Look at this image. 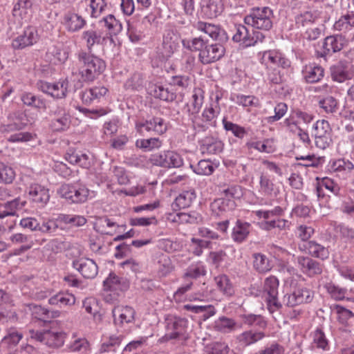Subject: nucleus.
<instances>
[{"instance_id":"1","label":"nucleus","mask_w":354,"mask_h":354,"mask_svg":"<svg viewBox=\"0 0 354 354\" xmlns=\"http://www.w3.org/2000/svg\"><path fill=\"white\" fill-rule=\"evenodd\" d=\"M183 46L191 51H199L198 60L204 65L214 63L221 59L225 52L223 43L209 44L201 36L182 39Z\"/></svg>"},{"instance_id":"2","label":"nucleus","mask_w":354,"mask_h":354,"mask_svg":"<svg viewBox=\"0 0 354 354\" xmlns=\"http://www.w3.org/2000/svg\"><path fill=\"white\" fill-rule=\"evenodd\" d=\"M79 75L84 82L91 83L97 79L106 70L105 61L84 50L77 53Z\"/></svg>"},{"instance_id":"3","label":"nucleus","mask_w":354,"mask_h":354,"mask_svg":"<svg viewBox=\"0 0 354 354\" xmlns=\"http://www.w3.org/2000/svg\"><path fill=\"white\" fill-rule=\"evenodd\" d=\"M274 16L272 10L269 7H254L244 18V22L252 27L270 30L273 26Z\"/></svg>"},{"instance_id":"4","label":"nucleus","mask_w":354,"mask_h":354,"mask_svg":"<svg viewBox=\"0 0 354 354\" xmlns=\"http://www.w3.org/2000/svg\"><path fill=\"white\" fill-rule=\"evenodd\" d=\"M57 193L70 203H83L88 200L90 190L84 185L63 184Z\"/></svg>"},{"instance_id":"5","label":"nucleus","mask_w":354,"mask_h":354,"mask_svg":"<svg viewBox=\"0 0 354 354\" xmlns=\"http://www.w3.org/2000/svg\"><path fill=\"white\" fill-rule=\"evenodd\" d=\"M136 129L139 134L143 136L147 134L160 136L167 131V124L163 118L153 116L145 120L136 122Z\"/></svg>"},{"instance_id":"6","label":"nucleus","mask_w":354,"mask_h":354,"mask_svg":"<svg viewBox=\"0 0 354 354\" xmlns=\"http://www.w3.org/2000/svg\"><path fill=\"white\" fill-rule=\"evenodd\" d=\"M313 136L317 148L325 149L333 142L332 129L326 120H319L313 126Z\"/></svg>"},{"instance_id":"7","label":"nucleus","mask_w":354,"mask_h":354,"mask_svg":"<svg viewBox=\"0 0 354 354\" xmlns=\"http://www.w3.org/2000/svg\"><path fill=\"white\" fill-rule=\"evenodd\" d=\"M279 285V281L274 276H270L264 281L263 290L266 301L268 309L271 313L279 310L282 306L278 299Z\"/></svg>"},{"instance_id":"8","label":"nucleus","mask_w":354,"mask_h":354,"mask_svg":"<svg viewBox=\"0 0 354 354\" xmlns=\"http://www.w3.org/2000/svg\"><path fill=\"white\" fill-rule=\"evenodd\" d=\"M314 298V292L304 286L295 288L290 293L283 297V303L288 307H295L304 304L310 303Z\"/></svg>"},{"instance_id":"9","label":"nucleus","mask_w":354,"mask_h":354,"mask_svg":"<svg viewBox=\"0 0 354 354\" xmlns=\"http://www.w3.org/2000/svg\"><path fill=\"white\" fill-rule=\"evenodd\" d=\"M31 337L43 342L52 348H59L63 346L66 334L54 330H44L43 331L30 330Z\"/></svg>"},{"instance_id":"10","label":"nucleus","mask_w":354,"mask_h":354,"mask_svg":"<svg viewBox=\"0 0 354 354\" xmlns=\"http://www.w3.org/2000/svg\"><path fill=\"white\" fill-rule=\"evenodd\" d=\"M188 321L185 318L174 317L167 319V328L171 331L162 337L164 341L171 339H187L185 333L187 328Z\"/></svg>"},{"instance_id":"11","label":"nucleus","mask_w":354,"mask_h":354,"mask_svg":"<svg viewBox=\"0 0 354 354\" xmlns=\"http://www.w3.org/2000/svg\"><path fill=\"white\" fill-rule=\"evenodd\" d=\"M150 160L153 165L164 168H178L183 164L181 156L173 151L153 154Z\"/></svg>"},{"instance_id":"12","label":"nucleus","mask_w":354,"mask_h":354,"mask_svg":"<svg viewBox=\"0 0 354 354\" xmlns=\"http://www.w3.org/2000/svg\"><path fill=\"white\" fill-rule=\"evenodd\" d=\"M39 88L54 98H64L68 92V81L64 80L58 82H48L41 81L38 84Z\"/></svg>"},{"instance_id":"13","label":"nucleus","mask_w":354,"mask_h":354,"mask_svg":"<svg viewBox=\"0 0 354 354\" xmlns=\"http://www.w3.org/2000/svg\"><path fill=\"white\" fill-rule=\"evenodd\" d=\"M39 39V35L37 28L34 26L27 27L19 36L12 41V46L14 49H23L26 47L32 46Z\"/></svg>"},{"instance_id":"14","label":"nucleus","mask_w":354,"mask_h":354,"mask_svg":"<svg viewBox=\"0 0 354 354\" xmlns=\"http://www.w3.org/2000/svg\"><path fill=\"white\" fill-rule=\"evenodd\" d=\"M345 44V39L341 35H331L326 37L323 42L321 50L319 52L321 57H327L340 51Z\"/></svg>"},{"instance_id":"15","label":"nucleus","mask_w":354,"mask_h":354,"mask_svg":"<svg viewBox=\"0 0 354 354\" xmlns=\"http://www.w3.org/2000/svg\"><path fill=\"white\" fill-rule=\"evenodd\" d=\"M200 151L203 154L215 155L220 153L223 149V142L212 136H205L199 140Z\"/></svg>"},{"instance_id":"16","label":"nucleus","mask_w":354,"mask_h":354,"mask_svg":"<svg viewBox=\"0 0 354 354\" xmlns=\"http://www.w3.org/2000/svg\"><path fill=\"white\" fill-rule=\"evenodd\" d=\"M73 267L86 279H93L98 273V267L91 259H80L73 262Z\"/></svg>"},{"instance_id":"17","label":"nucleus","mask_w":354,"mask_h":354,"mask_svg":"<svg viewBox=\"0 0 354 354\" xmlns=\"http://www.w3.org/2000/svg\"><path fill=\"white\" fill-rule=\"evenodd\" d=\"M196 28L198 30L205 32L212 39L220 43H225L228 40L227 32L218 26L207 22L199 21L196 24Z\"/></svg>"},{"instance_id":"18","label":"nucleus","mask_w":354,"mask_h":354,"mask_svg":"<svg viewBox=\"0 0 354 354\" xmlns=\"http://www.w3.org/2000/svg\"><path fill=\"white\" fill-rule=\"evenodd\" d=\"M30 199L40 207H43L50 199L49 191L44 186L32 184L28 188Z\"/></svg>"},{"instance_id":"19","label":"nucleus","mask_w":354,"mask_h":354,"mask_svg":"<svg viewBox=\"0 0 354 354\" xmlns=\"http://www.w3.org/2000/svg\"><path fill=\"white\" fill-rule=\"evenodd\" d=\"M297 261L303 273L308 277H312L322 272V264L308 257L299 256L297 258Z\"/></svg>"},{"instance_id":"20","label":"nucleus","mask_w":354,"mask_h":354,"mask_svg":"<svg viewBox=\"0 0 354 354\" xmlns=\"http://www.w3.org/2000/svg\"><path fill=\"white\" fill-rule=\"evenodd\" d=\"M266 335L261 330H248L235 337L236 342L241 347L245 348L263 339Z\"/></svg>"},{"instance_id":"21","label":"nucleus","mask_w":354,"mask_h":354,"mask_svg":"<svg viewBox=\"0 0 354 354\" xmlns=\"http://www.w3.org/2000/svg\"><path fill=\"white\" fill-rule=\"evenodd\" d=\"M53 115L50 127L54 131H64L69 128L71 116L64 109L58 107L53 111Z\"/></svg>"},{"instance_id":"22","label":"nucleus","mask_w":354,"mask_h":354,"mask_svg":"<svg viewBox=\"0 0 354 354\" xmlns=\"http://www.w3.org/2000/svg\"><path fill=\"white\" fill-rule=\"evenodd\" d=\"M179 36L173 30H166L162 39V54L165 57H169L177 50L179 44Z\"/></svg>"},{"instance_id":"23","label":"nucleus","mask_w":354,"mask_h":354,"mask_svg":"<svg viewBox=\"0 0 354 354\" xmlns=\"http://www.w3.org/2000/svg\"><path fill=\"white\" fill-rule=\"evenodd\" d=\"M113 322L115 325H123L134 321L136 312L132 307L117 306L112 310Z\"/></svg>"},{"instance_id":"24","label":"nucleus","mask_w":354,"mask_h":354,"mask_svg":"<svg viewBox=\"0 0 354 354\" xmlns=\"http://www.w3.org/2000/svg\"><path fill=\"white\" fill-rule=\"evenodd\" d=\"M122 339V335H111L106 338L102 343L99 353L122 354L124 352L123 348L121 347Z\"/></svg>"},{"instance_id":"25","label":"nucleus","mask_w":354,"mask_h":354,"mask_svg":"<svg viewBox=\"0 0 354 354\" xmlns=\"http://www.w3.org/2000/svg\"><path fill=\"white\" fill-rule=\"evenodd\" d=\"M105 290L125 291L129 288V282L126 278L120 277L114 272H111L103 282Z\"/></svg>"},{"instance_id":"26","label":"nucleus","mask_w":354,"mask_h":354,"mask_svg":"<svg viewBox=\"0 0 354 354\" xmlns=\"http://www.w3.org/2000/svg\"><path fill=\"white\" fill-rule=\"evenodd\" d=\"M253 269L259 274H266L270 272L273 263L272 260L266 254L255 252L252 254Z\"/></svg>"},{"instance_id":"27","label":"nucleus","mask_w":354,"mask_h":354,"mask_svg":"<svg viewBox=\"0 0 354 354\" xmlns=\"http://www.w3.org/2000/svg\"><path fill=\"white\" fill-rule=\"evenodd\" d=\"M299 248L312 257L322 260L327 259L329 255L328 250L315 241L305 242L299 246Z\"/></svg>"},{"instance_id":"28","label":"nucleus","mask_w":354,"mask_h":354,"mask_svg":"<svg viewBox=\"0 0 354 354\" xmlns=\"http://www.w3.org/2000/svg\"><path fill=\"white\" fill-rule=\"evenodd\" d=\"M303 78L306 83L319 82L324 76V69L315 64L306 65L302 69Z\"/></svg>"},{"instance_id":"29","label":"nucleus","mask_w":354,"mask_h":354,"mask_svg":"<svg viewBox=\"0 0 354 354\" xmlns=\"http://www.w3.org/2000/svg\"><path fill=\"white\" fill-rule=\"evenodd\" d=\"M149 93L154 97L166 102H172L176 97L171 86L154 84L149 88Z\"/></svg>"},{"instance_id":"30","label":"nucleus","mask_w":354,"mask_h":354,"mask_svg":"<svg viewBox=\"0 0 354 354\" xmlns=\"http://www.w3.org/2000/svg\"><path fill=\"white\" fill-rule=\"evenodd\" d=\"M251 230V225L249 223L237 220L232 228V239L236 242L241 243L248 236Z\"/></svg>"},{"instance_id":"31","label":"nucleus","mask_w":354,"mask_h":354,"mask_svg":"<svg viewBox=\"0 0 354 354\" xmlns=\"http://www.w3.org/2000/svg\"><path fill=\"white\" fill-rule=\"evenodd\" d=\"M66 160L73 165H78L81 167L88 169L91 166L88 156L80 151L69 149L65 155Z\"/></svg>"},{"instance_id":"32","label":"nucleus","mask_w":354,"mask_h":354,"mask_svg":"<svg viewBox=\"0 0 354 354\" xmlns=\"http://www.w3.org/2000/svg\"><path fill=\"white\" fill-rule=\"evenodd\" d=\"M236 207L235 201L230 198H220L215 199L211 203V209L216 216H221L223 213L232 211Z\"/></svg>"},{"instance_id":"33","label":"nucleus","mask_w":354,"mask_h":354,"mask_svg":"<svg viewBox=\"0 0 354 354\" xmlns=\"http://www.w3.org/2000/svg\"><path fill=\"white\" fill-rule=\"evenodd\" d=\"M202 10L209 18L216 17L223 10L222 0H203Z\"/></svg>"},{"instance_id":"34","label":"nucleus","mask_w":354,"mask_h":354,"mask_svg":"<svg viewBox=\"0 0 354 354\" xmlns=\"http://www.w3.org/2000/svg\"><path fill=\"white\" fill-rule=\"evenodd\" d=\"M100 24L108 30L110 35H117L122 30L121 22L113 15H108L103 17Z\"/></svg>"},{"instance_id":"35","label":"nucleus","mask_w":354,"mask_h":354,"mask_svg":"<svg viewBox=\"0 0 354 354\" xmlns=\"http://www.w3.org/2000/svg\"><path fill=\"white\" fill-rule=\"evenodd\" d=\"M75 302V297L68 292H59L48 299L50 305L57 306L60 308L73 305Z\"/></svg>"},{"instance_id":"36","label":"nucleus","mask_w":354,"mask_h":354,"mask_svg":"<svg viewBox=\"0 0 354 354\" xmlns=\"http://www.w3.org/2000/svg\"><path fill=\"white\" fill-rule=\"evenodd\" d=\"M318 106L322 109L323 112L328 114L336 113L339 106L337 100L331 95L319 97Z\"/></svg>"},{"instance_id":"37","label":"nucleus","mask_w":354,"mask_h":354,"mask_svg":"<svg viewBox=\"0 0 354 354\" xmlns=\"http://www.w3.org/2000/svg\"><path fill=\"white\" fill-rule=\"evenodd\" d=\"M26 203L25 201H21L19 198L7 201L3 205L4 209L0 210V218H3L8 216H14L16 211L22 209Z\"/></svg>"},{"instance_id":"38","label":"nucleus","mask_w":354,"mask_h":354,"mask_svg":"<svg viewBox=\"0 0 354 354\" xmlns=\"http://www.w3.org/2000/svg\"><path fill=\"white\" fill-rule=\"evenodd\" d=\"M237 323L232 318L220 317L214 323L216 330L223 333H230L236 329Z\"/></svg>"},{"instance_id":"39","label":"nucleus","mask_w":354,"mask_h":354,"mask_svg":"<svg viewBox=\"0 0 354 354\" xmlns=\"http://www.w3.org/2000/svg\"><path fill=\"white\" fill-rule=\"evenodd\" d=\"M202 216L196 211L177 213L173 221L183 224H197L202 221Z\"/></svg>"},{"instance_id":"40","label":"nucleus","mask_w":354,"mask_h":354,"mask_svg":"<svg viewBox=\"0 0 354 354\" xmlns=\"http://www.w3.org/2000/svg\"><path fill=\"white\" fill-rule=\"evenodd\" d=\"M85 23V20L75 13H68L64 17L65 26L71 32L79 30L84 26Z\"/></svg>"},{"instance_id":"41","label":"nucleus","mask_w":354,"mask_h":354,"mask_svg":"<svg viewBox=\"0 0 354 354\" xmlns=\"http://www.w3.org/2000/svg\"><path fill=\"white\" fill-rule=\"evenodd\" d=\"M196 198V193L194 190L183 191L175 199L172 204L174 209L186 208L192 204V201Z\"/></svg>"},{"instance_id":"42","label":"nucleus","mask_w":354,"mask_h":354,"mask_svg":"<svg viewBox=\"0 0 354 354\" xmlns=\"http://www.w3.org/2000/svg\"><path fill=\"white\" fill-rule=\"evenodd\" d=\"M64 230V227L57 223L55 218L44 219L41 223L39 222V230L41 233L55 236L58 230Z\"/></svg>"},{"instance_id":"43","label":"nucleus","mask_w":354,"mask_h":354,"mask_svg":"<svg viewBox=\"0 0 354 354\" xmlns=\"http://www.w3.org/2000/svg\"><path fill=\"white\" fill-rule=\"evenodd\" d=\"M82 38L86 41L88 52L92 53V48L95 44H99L102 41L106 39L104 37H102L100 32L93 30H88L84 31L82 35Z\"/></svg>"},{"instance_id":"44","label":"nucleus","mask_w":354,"mask_h":354,"mask_svg":"<svg viewBox=\"0 0 354 354\" xmlns=\"http://www.w3.org/2000/svg\"><path fill=\"white\" fill-rule=\"evenodd\" d=\"M21 100L23 103L28 106L37 109H46V102L41 97L35 95L31 93H24L21 95Z\"/></svg>"},{"instance_id":"45","label":"nucleus","mask_w":354,"mask_h":354,"mask_svg":"<svg viewBox=\"0 0 354 354\" xmlns=\"http://www.w3.org/2000/svg\"><path fill=\"white\" fill-rule=\"evenodd\" d=\"M354 28V12H349L342 16L334 24V28L339 31H348Z\"/></svg>"},{"instance_id":"46","label":"nucleus","mask_w":354,"mask_h":354,"mask_svg":"<svg viewBox=\"0 0 354 354\" xmlns=\"http://www.w3.org/2000/svg\"><path fill=\"white\" fill-rule=\"evenodd\" d=\"M243 323L249 326H255L259 329H266L267 321L261 315L245 314L241 316Z\"/></svg>"},{"instance_id":"47","label":"nucleus","mask_w":354,"mask_h":354,"mask_svg":"<svg viewBox=\"0 0 354 354\" xmlns=\"http://www.w3.org/2000/svg\"><path fill=\"white\" fill-rule=\"evenodd\" d=\"M127 26V35L132 42H138L143 38L146 29L140 23L128 21Z\"/></svg>"},{"instance_id":"48","label":"nucleus","mask_w":354,"mask_h":354,"mask_svg":"<svg viewBox=\"0 0 354 354\" xmlns=\"http://www.w3.org/2000/svg\"><path fill=\"white\" fill-rule=\"evenodd\" d=\"M184 309L196 314L203 313L204 319H208L216 313L214 307L212 305L186 304Z\"/></svg>"},{"instance_id":"49","label":"nucleus","mask_w":354,"mask_h":354,"mask_svg":"<svg viewBox=\"0 0 354 354\" xmlns=\"http://www.w3.org/2000/svg\"><path fill=\"white\" fill-rule=\"evenodd\" d=\"M190 167L198 175L209 176L215 169L214 163L209 160H201L196 165H191Z\"/></svg>"},{"instance_id":"50","label":"nucleus","mask_w":354,"mask_h":354,"mask_svg":"<svg viewBox=\"0 0 354 354\" xmlns=\"http://www.w3.org/2000/svg\"><path fill=\"white\" fill-rule=\"evenodd\" d=\"M162 145V141L159 138L151 137L147 139H138L136 142V147L144 151H150L158 149Z\"/></svg>"},{"instance_id":"51","label":"nucleus","mask_w":354,"mask_h":354,"mask_svg":"<svg viewBox=\"0 0 354 354\" xmlns=\"http://www.w3.org/2000/svg\"><path fill=\"white\" fill-rule=\"evenodd\" d=\"M265 39V35L259 31H252V33L248 29V34L241 41L240 45L243 48H248L256 45L258 42H262Z\"/></svg>"},{"instance_id":"52","label":"nucleus","mask_w":354,"mask_h":354,"mask_svg":"<svg viewBox=\"0 0 354 354\" xmlns=\"http://www.w3.org/2000/svg\"><path fill=\"white\" fill-rule=\"evenodd\" d=\"M330 74L332 79L339 83L351 78L350 73L341 64L333 66L330 68Z\"/></svg>"},{"instance_id":"53","label":"nucleus","mask_w":354,"mask_h":354,"mask_svg":"<svg viewBox=\"0 0 354 354\" xmlns=\"http://www.w3.org/2000/svg\"><path fill=\"white\" fill-rule=\"evenodd\" d=\"M219 290L226 296L230 297L234 294V289L229 278L226 275H221L215 278Z\"/></svg>"},{"instance_id":"54","label":"nucleus","mask_w":354,"mask_h":354,"mask_svg":"<svg viewBox=\"0 0 354 354\" xmlns=\"http://www.w3.org/2000/svg\"><path fill=\"white\" fill-rule=\"evenodd\" d=\"M223 124L225 131H230L238 138L242 139L247 134V131L244 127L227 121L226 118L223 119Z\"/></svg>"},{"instance_id":"55","label":"nucleus","mask_w":354,"mask_h":354,"mask_svg":"<svg viewBox=\"0 0 354 354\" xmlns=\"http://www.w3.org/2000/svg\"><path fill=\"white\" fill-rule=\"evenodd\" d=\"M15 178V172L13 169L2 162H0V183L6 184L11 183Z\"/></svg>"},{"instance_id":"56","label":"nucleus","mask_w":354,"mask_h":354,"mask_svg":"<svg viewBox=\"0 0 354 354\" xmlns=\"http://www.w3.org/2000/svg\"><path fill=\"white\" fill-rule=\"evenodd\" d=\"M322 187H325L326 189L336 196L339 194L340 188L338 185L335 183L334 181L330 178H325L322 179V182L316 188L318 197H320L321 196Z\"/></svg>"},{"instance_id":"57","label":"nucleus","mask_w":354,"mask_h":354,"mask_svg":"<svg viewBox=\"0 0 354 354\" xmlns=\"http://www.w3.org/2000/svg\"><path fill=\"white\" fill-rule=\"evenodd\" d=\"M313 344L317 348L322 349L323 351H328L330 348L328 340L327 339L324 333L317 328L313 335Z\"/></svg>"},{"instance_id":"58","label":"nucleus","mask_w":354,"mask_h":354,"mask_svg":"<svg viewBox=\"0 0 354 354\" xmlns=\"http://www.w3.org/2000/svg\"><path fill=\"white\" fill-rule=\"evenodd\" d=\"M22 337V334L16 331L15 328H10L7 335L2 338L1 344H7L8 346H15Z\"/></svg>"},{"instance_id":"59","label":"nucleus","mask_w":354,"mask_h":354,"mask_svg":"<svg viewBox=\"0 0 354 354\" xmlns=\"http://www.w3.org/2000/svg\"><path fill=\"white\" fill-rule=\"evenodd\" d=\"M205 267L201 262H198L195 264H192L188 267L186 272L185 273V277L196 279L201 276L205 275Z\"/></svg>"},{"instance_id":"60","label":"nucleus","mask_w":354,"mask_h":354,"mask_svg":"<svg viewBox=\"0 0 354 354\" xmlns=\"http://www.w3.org/2000/svg\"><path fill=\"white\" fill-rule=\"evenodd\" d=\"M222 193L225 195L226 198L230 199H240L243 195V191L241 186L239 185H231L227 187H224Z\"/></svg>"},{"instance_id":"61","label":"nucleus","mask_w":354,"mask_h":354,"mask_svg":"<svg viewBox=\"0 0 354 354\" xmlns=\"http://www.w3.org/2000/svg\"><path fill=\"white\" fill-rule=\"evenodd\" d=\"M29 307L30 309L32 310V313L35 315V317L39 320L46 321L47 319L54 317L53 312L50 311L41 306L30 304Z\"/></svg>"},{"instance_id":"62","label":"nucleus","mask_w":354,"mask_h":354,"mask_svg":"<svg viewBox=\"0 0 354 354\" xmlns=\"http://www.w3.org/2000/svg\"><path fill=\"white\" fill-rule=\"evenodd\" d=\"M144 80L140 73H134L129 79H128L124 86L127 89L140 90L143 88Z\"/></svg>"},{"instance_id":"63","label":"nucleus","mask_w":354,"mask_h":354,"mask_svg":"<svg viewBox=\"0 0 354 354\" xmlns=\"http://www.w3.org/2000/svg\"><path fill=\"white\" fill-rule=\"evenodd\" d=\"M35 0H19L17 5L15 6L13 9L14 15H19L23 18V15L28 14V11L32 6Z\"/></svg>"},{"instance_id":"64","label":"nucleus","mask_w":354,"mask_h":354,"mask_svg":"<svg viewBox=\"0 0 354 354\" xmlns=\"http://www.w3.org/2000/svg\"><path fill=\"white\" fill-rule=\"evenodd\" d=\"M284 351L285 348L282 345L277 342H272L255 354H284Z\"/></svg>"}]
</instances>
